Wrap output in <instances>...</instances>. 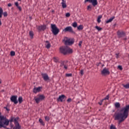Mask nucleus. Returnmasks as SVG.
Wrapping results in <instances>:
<instances>
[{"label":"nucleus","mask_w":129,"mask_h":129,"mask_svg":"<svg viewBox=\"0 0 129 129\" xmlns=\"http://www.w3.org/2000/svg\"><path fill=\"white\" fill-rule=\"evenodd\" d=\"M15 6H16V7H19V3L18 2H16L15 3Z\"/></svg>","instance_id":"nucleus-47"},{"label":"nucleus","mask_w":129,"mask_h":129,"mask_svg":"<svg viewBox=\"0 0 129 129\" xmlns=\"http://www.w3.org/2000/svg\"><path fill=\"white\" fill-rule=\"evenodd\" d=\"M45 120L46 121H49V120H50V117L48 116H46L45 117Z\"/></svg>","instance_id":"nucleus-30"},{"label":"nucleus","mask_w":129,"mask_h":129,"mask_svg":"<svg viewBox=\"0 0 129 129\" xmlns=\"http://www.w3.org/2000/svg\"><path fill=\"white\" fill-rule=\"evenodd\" d=\"M9 124H10V120L8 119L5 116L0 115V128L4 127V128L7 129V126Z\"/></svg>","instance_id":"nucleus-2"},{"label":"nucleus","mask_w":129,"mask_h":129,"mask_svg":"<svg viewBox=\"0 0 129 129\" xmlns=\"http://www.w3.org/2000/svg\"><path fill=\"white\" fill-rule=\"evenodd\" d=\"M39 121L40 123L41 124V125H43V126H44V125H45V122H44V121H43V119L39 118Z\"/></svg>","instance_id":"nucleus-22"},{"label":"nucleus","mask_w":129,"mask_h":129,"mask_svg":"<svg viewBox=\"0 0 129 129\" xmlns=\"http://www.w3.org/2000/svg\"><path fill=\"white\" fill-rule=\"evenodd\" d=\"M53 61L54 62H55V63H57V62H58V61H59L58 58H56V57H54L53 58Z\"/></svg>","instance_id":"nucleus-35"},{"label":"nucleus","mask_w":129,"mask_h":129,"mask_svg":"<svg viewBox=\"0 0 129 129\" xmlns=\"http://www.w3.org/2000/svg\"><path fill=\"white\" fill-rule=\"evenodd\" d=\"M13 122V121H14V118L13 117H11L10 120H9V122Z\"/></svg>","instance_id":"nucleus-46"},{"label":"nucleus","mask_w":129,"mask_h":129,"mask_svg":"<svg viewBox=\"0 0 129 129\" xmlns=\"http://www.w3.org/2000/svg\"><path fill=\"white\" fill-rule=\"evenodd\" d=\"M95 29H96V30H97L99 32H100V31H102V28L99 27V26H95Z\"/></svg>","instance_id":"nucleus-24"},{"label":"nucleus","mask_w":129,"mask_h":129,"mask_svg":"<svg viewBox=\"0 0 129 129\" xmlns=\"http://www.w3.org/2000/svg\"><path fill=\"white\" fill-rule=\"evenodd\" d=\"M104 99V100H108V99H109V96L107 95L104 99Z\"/></svg>","instance_id":"nucleus-39"},{"label":"nucleus","mask_w":129,"mask_h":129,"mask_svg":"<svg viewBox=\"0 0 129 129\" xmlns=\"http://www.w3.org/2000/svg\"><path fill=\"white\" fill-rule=\"evenodd\" d=\"M45 99V96L43 95H38L37 97H34V100L36 101V103H40V101L44 100Z\"/></svg>","instance_id":"nucleus-6"},{"label":"nucleus","mask_w":129,"mask_h":129,"mask_svg":"<svg viewBox=\"0 0 129 129\" xmlns=\"http://www.w3.org/2000/svg\"><path fill=\"white\" fill-rule=\"evenodd\" d=\"M87 10H88L89 11L91 10V5H89L88 7H87Z\"/></svg>","instance_id":"nucleus-42"},{"label":"nucleus","mask_w":129,"mask_h":129,"mask_svg":"<svg viewBox=\"0 0 129 129\" xmlns=\"http://www.w3.org/2000/svg\"><path fill=\"white\" fill-rule=\"evenodd\" d=\"M8 6L9 7H12V4L11 3L8 4Z\"/></svg>","instance_id":"nucleus-51"},{"label":"nucleus","mask_w":129,"mask_h":129,"mask_svg":"<svg viewBox=\"0 0 129 129\" xmlns=\"http://www.w3.org/2000/svg\"><path fill=\"white\" fill-rule=\"evenodd\" d=\"M17 8L19 9V10L20 11V12H21V11H22V7H21V6H18V7H17Z\"/></svg>","instance_id":"nucleus-43"},{"label":"nucleus","mask_w":129,"mask_h":129,"mask_svg":"<svg viewBox=\"0 0 129 129\" xmlns=\"http://www.w3.org/2000/svg\"><path fill=\"white\" fill-rule=\"evenodd\" d=\"M2 91H3V92H4V90H2Z\"/></svg>","instance_id":"nucleus-56"},{"label":"nucleus","mask_w":129,"mask_h":129,"mask_svg":"<svg viewBox=\"0 0 129 129\" xmlns=\"http://www.w3.org/2000/svg\"><path fill=\"white\" fill-rule=\"evenodd\" d=\"M29 36L31 39H34V32L32 31L29 32Z\"/></svg>","instance_id":"nucleus-20"},{"label":"nucleus","mask_w":129,"mask_h":129,"mask_svg":"<svg viewBox=\"0 0 129 129\" xmlns=\"http://www.w3.org/2000/svg\"><path fill=\"white\" fill-rule=\"evenodd\" d=\"M103 100H104V99L101 100L100 102H98V104H99V105H102V102H103Z\"/></svg>","instance_id":"nucleus-38"},{"label":"nucleus","mask_w":129,"mask_h":129,"mask_svg":"<svg viewBox=\"0 0 129 129\" xmlns=\"http://www.w3.org/2000/svg\"><path fill=\"white\" fill-rule=\"evenodd\" d=\"M41 76H42L44 81H48V80H50V78L49 77V76H48V74L46 73H42L41 74Z\"/></svg>","instance_id":"nucleus-12"},{"label":"nucleus","mask_w":129,"mask_h":129,"mask_svg":"<svg viewBox=\"0 0 129 129\" xmlns=\"http://www.w3.org/2000/svg\"><path fill=\"white\" fill-rule=\"evenodd\" d=\"M19 119L18 118H16L14 119V123L15 124H19V122L18 121V120Z\"/></svg>","instance_id":"nucleus-29"},{"label":"nucleus","mask_w":129,"mask_h":129,"mask_svg":"<svg viewBox=\"0 0 129 129\" xmlns=\"http://www.w3.org/2000/svg\"><path fill=\"white\" fill-rule=\"evenodd\" d=\"M18 96H12L10 99L12 101V102H14V104H17V103L19 102L18 101Z\"/></svg>","instance_id":"nucleus-10"},{"label":"nucleus","mask_w":129,"mask_h":129,"mask_svg":"<svg viewBox=\"0 0 129 129\" xmlns=\"http://www.w3.org/2000/svg\"><path fill=\"white\" fill-rule=\"evenodd\" d=\"M80 74H81V75H83L84 74V72H83V70H81Z\"/></svg>","instance_id":"nucleus-44"},{"label":"nucleus","mask_w":129,"mask_h":129,"mask_svg":"<svg viewBox=\"0 0 129 129\" xmlns=\"http://www.w3.org/2000/svg\"><path fill=\"white\" fill-rule=\"evenodd\" d=\"M129 105H126L124 107L121 109L120 113H117L115 115V120H118V124L121 123L125 120L128 116Z\"/></svg>","instance_id":"nucleus-1"},{"label":"nucleus","mask_w":129,"mask_h":129,"mask_svg":"<svg viewBox=\"0 0 129 129\" xmlns=\"http://www.w3.org/2000/svg\"><path fill=\"white\" fill-rule=\"evenodd\" d=\"M71 101H72V99L69 98L68 100H67V102L69 103L70 102H71Z\"/></svg>","instance_id":"nucleus-41"},{"label":"nucleus","mask_w":129,"mask_h":129,"mask_svg":"<svg viewBox=\"0 0 129 129\" xmlns=\"http://www.w3.org/2000/svg\"><path fill=\"white\" fill-rule=\"evenodd\" d=\"M77 26H78V24H77V22H74V23L72 24V26H73L74 28H77Z\"/></svg>","instance_id":"nucleus-27"},{"label":"nucleus","mask_w":129,"mask_h":129,"mask_svg":"<svg viewBox=\"0 0 129 129\" xmlns=\"http://www.w3.org/2000/svg\"><path fill=\"white\" fill-rule=\"evenodd\" d=\"M19 1V2H21V1H22V0H18Z\"/></svg>","instance_id":"nucleus-55"},{"label":"nucleus","mask_w":129,"mask_h":129,"mask_svg":"<svg viewBox=\"0 0 129 129\" xmlns=\"http://www.w3.org/2000/svg\"><path fill=\"white\" fill-rule=\"evenodd\" d=\"M64 64H64V62H61V63H60V67H63Z\"/></svg>","instance_id":"nucleus-48"},{"label":"nucleus","mask_w":129,"mask_h":129,"mask_svg":"<svg viewBox=\"0 0 129 129\" xmlns=\"http://www.w3.org/2000/svg\"><path fill=\"white\" fill-rule=\"evenodd\" d=\"M90 3V4H92L93 7H96L98 5V2H97V0H85V3Z\"/></svg>","instance_id":"nucleus-8"},{"label":"nucleus","mask_w":129,"mask_h":129,"mask_svg":"<svg viewBox=\"0 0 129 129\" xmlns=\"http://www.w3.org/2000/svg\"><path fill=\"white\" fill-rule=\"evenodd\" d=\"M63 32H70V33H73V29H72V27L69 26L66 27L64 30Z\"/></svg>","instance_id":"nucleus-15"},{"label":"nucleus","mask_w":129,"mask_h":129,"mask_svg":"<svg viewBox=\"0 0 129 129\" xmlns=\"http://www.w3.org/2000/svg\"><path fill=\"white\" fill-rule=\"evenodd\" d=\"M124 40H126V38H124Z\"/></svg>","instance_id":"nucleus-53"},{"label":"nucleus","mask_w":129,"mask_h":129,"mask_svg":"<svg viewBox=\"0 0 129 129\" xmlns=\"http://www.w3.org/2000/svg\"><path fill=\"white\" fill-rule=\"evenodd\" d=\"M46 43H49V41H46Z\"/></svg>","instance_id":"nucleus-52"},{"label":"nucleus","mask_w":129,"mask_h":129,"mask_svg":"<svg viewBox=\"0 0 129 129\" xmlns=\"http://www.w3.org/2000/svg\"><path fill=\"white\" fill-rule=\"evenodd\" d=\"M41 88H42L40 87H39L38 88H34L33 89V92L34 93H37V92H40L41 91Z\"/></svg>","instance_id":"nucleus-16"},{"label":"nucleus","mask_w":129,"mask_h":129,"mask_svg":"<svg viewBox=\"0 0 129 129\" xmlns=\"http://www.w3.org/2000/svg\"><path fill=\"white\" fill-rule=\"evenodd\" d=\"M36 28L38 31H45L46 30L47 26L45 25H40L38 26H36Z\"/></svg>","instance_id":"nucleus-11"},{"label":"nucleus","mask_w":129,"mask_h":129,"mask_svg":"<svg viewBox=\"0 0 129 129\" xmlns=\"http://www.w3.org/2000/svg\"><path fill=\"white\" fill-rule=\"evenodd\" d=\"M18 101L20 104L22 103L23 102V97L22 96H20L18 98Z\"/></svg>","instance_id":"nucleus-25"},{"label":"nucleus","mask_w":129,"mask_h":129,"mask_svg":"<svg viewBox=\"0 0 129 129\" xmlns=\"http://www.w3.org/2000/svg\"><path fill=\"white\" fill-rule=\"evenodd\" d=\"M3 15L4 17H8V12H5L4 13V10H3V8L2 7H0V26H2V18H3Z\"/></svg>","instance_id":"nucleus-5"},{"label":"nucleus","mask_w":129,"mask_h":129,"mask_svg":"<svg viewBox=\"0 0 129 129\" xmlns=\"http://www.w3.org/2000/svg\"><path fill=\"white\" fill-rule=\"evenodd\" d=\"M16 55V52L14 51L11 52V56H15Z\"/></svg>","instance_id":"nucleus-34"},{"label":"nucleus","mask_w":129,"mask_h":129,"mask_svg":"<svg viewBox=\"0 0 129 129\" xmlns=\"http://www.w3.org/2000/svg\"><path fill=\"white\" fill-rule=\"evenodd\" d=\"M67 98L65 95H61L59 96V97L57 99V101H60V102H63V100Z\"/></svg>","instance_id":"nucleus-14"},{"label":"nucleus","mask_w":129,"mask_h":129,"mask_svg":"<svg viewBox=\"0 0 129 129\" xmlns=\"http://www.w3.org/2000/svg\"><path fill=\"white\" fill-rule=\"evenodd\" d=\"M84 27H83V25H79V26H78L77 27V29L79 30V31H82V30H83L84 29Z\"/></svg>","instance_id":"nucleus-21"},{"label":"nucleus","mask_w":129,"mask_h":129,"mask_svg":"<svg viewBox=\"0 0 129 129\" xmlns=\"http://www.w3.org/2000/svg\"><path fill=\"white\" fill-rule=\"evenodd\" d=\"M4 108L5 109H6V110H7V111H10V109L8 107H5Z\"/></svg>","instance_id":"nucleus-50"},{"label":"nucleus","mask_w":129,"mask_h":129,"mask_svg":"<svg viewBox=\"0 0 129 129\" xmlns=\"http://www.w3.org/2000/svg\"><path fill=\"white\" fill-rule=\"evenodd\" d=\"M114 16L112 17V18H110L109 20H108L106 23V24H108L109 23H111V22H112V21H113V20H114Z\"/></svg>","instance_id":"nucleus-18"},{"label":"nucleus","mask_w":129,"mask_h":129,"mask_svg":"<svg viewBox=\"0 0 129 129\" xmlns=\"http://www.w3.org/2000/svg\"><path fill=\"white\" fill-rule=\"evenodd\" d=\"M2 83V81H0V84Z\"/></svg>","instance_id":"nucleus-54"},{"label":"nucleus","mask_w":129,"mask_h":129,"mask_svg":"<svg viewBox=\"0 0 129 129\" xmlns=\"http://www.w3.org/2000/svg\"><path fill=\"white\" fill-rule=\"evenodd\" d=\"M51 31L52 34L56 36L59 34L60 30L58 29V27L55 24H51Z\"/></svg>","instance_id":"nucleus-4"},{"label":"nucleus","mask_w":129,"mask_h":129,"mask_svg":"<svg viewBox=\"0 0 129 129\" xmlns=\"http://www.w3.org/2000/svg\"><path fill=\"white\" fill-rule=\"evenodd\" d=\"M46 47L47 48V49H49L51 47V44H50L49 43H48L46 45Z\"/></svg>","instance_id":"nucleus-33"},{"label":"nucleus","mask_w":129,"mask_h":129,"mask_svg":"<svg viewBox=\"0 0 129 129\" xmlns=\"http://www.w3.org/2000/svg\"><path fill=\"white\" fill-rule=\"evenodd\" d=\"M101 74L102 75L104 76L109 75V74H110V72H109V70H108V69H106V68H105L101 71Z\"/></svg>","instance_id":"nucleus-9"},{"label":"nucleus","mask_w":129,"mask_h":129,"mask_svg":"<svg viewBox=\"0 0 129 129\" xmlns=\"http://www.w3.org/2000/svg\"><path fill=\"white\" fill-rule=\"evenodd\" d=\"M102 18V15H99V16H98L97 21L98 24H100V23H101Z\"/></svg>","instance_id":"nucleus-19"},{"label":"nucleus","mask_w":129,"mask_h":129,"mask_svg":"<svg viewBox=\"0 0 129 129\" xmlns=\"http://www.w3.org/2000/svg\"><path fill=\"white\" fill-rule=\"evenodd\" d=\"M118 68L120 70H122V67H121V66H118Z\"/></svg>","instance_id":"nucleus-45"},{"label":"nucleus","mask_w":129,"mask_h":129,"mask_svg":"<svg viewBox=\"0 0 129 129\" xmlns=\"http://www.w3.org/2000/svg\"><path fill=\"white\" fill-rule=\"evenodd\" d=\"M82 43L83 41H80L79 43V46L80 47V48H81V47H82Z\"/></svg>","instance_id":"nucleus-37"},{"label":"nucleus","mask_w":129,"mask_h":129,"mask_svg":"<svg viewBox=\"0 0 129 129\" xmlns=\"http://www.w3.org/2000/svg\"><path fill=\"white\" fill-rule=\"evenodd\" d=\"M123 87H124L126 89H128L129 88V83L127 84L126 85L123 84L122 85Z\"/></svg>","instance_id":"nucleus-28"},{"label":"nucleus","mask_w":129,"mask_h":129,"mask_svg":"<svg viewBox=\"0 0 129 129\" xmlns=\"http://www.w3.org/2000/svg\"><path fill=\"white\" fill-rule=\"evenodd\" d=\"M115 106L116 108H119V107H120V104H119L118 102H117L115 104Z\"/></svg>","instance_id":"nucleus-26"},{"label":"nucleus","mask_w":129,"mask_h":129,"mask_svg":"<svg viewBox=\"0 0 129 129\" xmlns=\"http://www.w3.org/2000/svg\"><path fill=\"white\" fill-rule=\"evenodd\" d=\"M59 51L60 53L63 54V55H66V54H70L72 53V49L70 48V47L66 46L61 47L59 49Z\"/></svg>","instance_id":"nucleus-3"},{"label":"nucleus","mask_w":129,"mask_h":129,"mask_svg":"<svg viewBox=\"0 0 129 129\" xmlns=\"http://www.w3.org/2000/svg\"><path fill=\"white\" fill-rule=\"evenodd\" d=\"M63 68L64 69H65L66 70H67V69H68V64H65L63 65Z\"/></svg>","instance_id":"nucleus-36"},{"label":"nucleus","mask_w":129,"mask_h":129,"mask_svg":"<svg viewBox=\"0 0 129 129\" xmlns=\"http://www.w3.org/2000/svg\"><path fill=\"white\" fill-rule=\"evenodd\" d=\"M110 129H116V127H115V126H114V125L111 124Z\"/></svg>","instance_id":"nucleus-32"},{"label":"nucleus","mask_w":129,"mask_h":129,"mask_svg":"<svg viewBox=\"0 0 129 129\" xmlns=\"http://www.w3.org/2000/svg\"><path fill=\"white\" fill-rule=\"evenodd\" d=\"M61 6L62 9H66L67 8V4H66V1L61 0Z\"/></svg>","instance_id":"nucleus-17"},{"label":"nucleus","mask_w":129,"mask_h":129,"mask_svg":"<svg viewBox=\"0 0 129 129\" xmlns=\"http://www.w3.org/2000/svg\"><path fill=\"white\" fill-rule=\"evenodd\" d=\"M117 35H118V38H123L125 37V33L123 31H118L117 32Z\"/></svg>","instance_id":"nucleus-13"},{"label":"nucleus","mask_w":129,"mask_h":129,"mask_svg":"<svg viewBox=\"0 0 129 129\" xmlns=\"http://www.w3.org/2000/svg\"><path fill=\"white\" fill-rule=\"evenodd\" d=\"M66 77H72V74H66Z\"/></svg>","instance_id":"nucleus-31"},{"label":"nucleus","mask_w":129,"mask_h":129,"mask_svg":"<svg viewBox=\"0 0 129 129\" xmlns=\"http://www.w3.org/2000/svg\"><path fill=\"white\" fill-rule=\"evenodd\" d=\"M13 129H21L20 124H15V126L13 128Z\"/></svg>","instance_id":"nucleus-23"},{"label":"nucleus","mask_w":129,"mask_h":129,"mask_svg":"<svg viewBox=\"0 0 129 129\" xmlns=\"http://www.w3.org/2000/svg\"><path fill=\"white\" fill-rule=\"evenodd\" d=\"M115 55H116V58H117V59H118V56H119V53H116L115 54Z\"/></svg>","instance_id":"nucleus-49"},{"label":"nucleus","mask_w":129,"mask_h":129,"mask_svg":"<svg viewBox=\"0 0 129 129\" xmlns=\"http://www.w3.org/2000/svg\"><path fill=\"white\" fill-rule=\"evenodd\" d=\"M63 41L64 42L65 45H72L74 43V41L72 39H70L67 37H64Z\"/></svg>","instance_id":"nucleus-7"},{"label":"nucleus","mask_w":129,"mask_h":129,"mask_svg":"<svg viewBox=\"0 0 129 129\" xmlns=\"http://www.w3.org/2000/svg\"><path fill=\"white\" fill-rule=\"evenodd\" d=\"M66 17H67V18H69V17H70V13H67L66 14Z\"/></svg>","instance_id":"nucleus-40"}]
</instances>
